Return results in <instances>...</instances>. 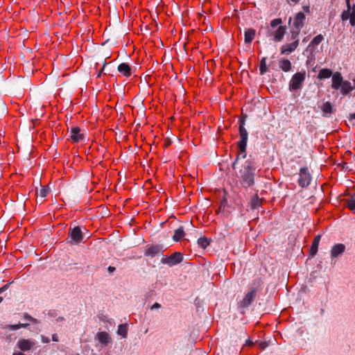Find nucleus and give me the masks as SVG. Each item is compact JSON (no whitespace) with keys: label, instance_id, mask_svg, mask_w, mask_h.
Instances as JSON below:
<instances>
[{"label":"nucleus","instance_id":"24","mask_svg":"<svg viewBox=\"0 0 355 355\" xmlns=\"http://www.w3.org/2000/svg\"><path fill=\"white\" fill-rule=\"evenodd\" d=\"M334 73H332V71L329 69H322L319 71V73L318 74V79H324V78H329L331 76H332Z\"/></svg>","mask_w":355,"mask_h":355},{"label":"nucleus","instance_id":"12","mask_svg":"<svg viewBox=\"0 0 355 355\" xmlns=\"http://www.w3.org/2000/svg\"><path fill=\"white\" fill-rule=\"evenodd\" d=\"M299 45V40H296V41H293L292 43L286 44L281 47V53L282 54H289L294 51Z\"/></svg>","mask_w":355,"mask_h":355},{"label":"nucleus","instance_id":"13","mask_svg":"<svg viewBox=\"0 0 355 355\" xmlns=\"http://www.w3.org/2000/svg\"><path fill=\"white\" fill-rule=\"evenodd\" d=\"M17 345L20 350L25 352L30 350L35 345V342L28 339H20Z\"/></svg>","mask_w":355,"mask_h":355},{"label":"nucleus","instance_id":"6","mask_svg":"<svg viewBox=\"0 0 355 355\" xmlns=\"http://www.w3.org/2000/svg\"><path fill=\"white\" fill-rule=\"evenodd\" d=\"M239 123L240 140L238 142V147H241L244 149V147H247L248 133L247 130L244 128L245 120L243 119H240Z\"/></svg>","mask_w":355,"mask_h":355},{"label":"nucleus","instance_id":"55","mask_svg":"<svg viewBox=\"0 0 355 355\" xmlns=\"http://www.w3.org/2000/svg\"><path fill=\"white\" fill-rule=\"evenodd\" d=\"M353 83H354V89H355V78L353 80Z\"/></svg>","mask_w":355,"mask_h":355},{"label":"nucleus","instance_id":"23","mask_svg":"<svg viewBox=\"0 0 355 355\" xmlns=\"http://www.w3.org/2000/svg\"><path fill=\"white\" fill-rule=\"evenodd\" d=\"M184 229L182 226H180L175 230L173 239L176 242L180 241L184 237Z\"/></svg>","mask_w":355,"mask_h":355},{"label":"nucleus","instance_id":"31","mask_svg":"<svg viewBox=\"0 0 355 355\" xmlns=\"http://www.w3.org/2000/svg\"><path fill=\"white\" fill-rule=\"evenodd\" d=\"M268 71L266 65V58L263 57L260 61L259 71L261 75H263Z\"/></svg>","mask_w":355,"mask_h":355},{"label":"nucleus","instance_id":"35","mask_svg":"<svg viewBox=\"0 0 355 355\" xmlns=\"http://www.w3.org/2000/svg\"><path fill=\"white\" fill-rule=\"evenodd\" d=\"M349 22L352 26H355V4H354L352 6V10L351 13V17L349 18Z\"/></svg>","mask_w":355,"mask_h":355},{"label":"nucleus","instance_id":"1","mask_svg":"<svg viewBox=\"0 0 355 355\" xmlns=\"http://www.w3.org/2000/svg\"><path fill=\"white\" fill-rule=\"evenodd\" d=\"M256 167L252 159H247L240 170V183L244 188L250 187L254 183Z\"/></svg>","mask_w":355,"mask_h":355},{"label":"nucleus","instance_id":"5","mask_svg":"<svg viewBox=\"0 0 355 355\" xmlns=\"http://www.w3.org/2000/svg\"><path fill=\"white\" fill-rule=\"evenodd\" d=\"M312 177L307 167L300 169L298 184L302 188L307 187L311 181Z\"/></svg>","mask_w":355,"mask_h":355},{"label":"nucleus","instance_id":"38","mask_svg":"<svg viewBox=\"0 0 355 355\" xmlns=\"http://www.w3.org/2000/svg\"><path fill=\"white\" fill-rule=\"evenodd\" d=\"M7 112V109L4 102L0 101V115L4 114Z\"/></svg>","mask_w":355,"mask_h":355},{"label":"nucleus","instance_id":"26","mask_svg":"<svg viewBox=\"0 0 355 355\" xmlns=\"http://www.w3.org/2000/svg\"><path fill=\"white\" fill-rule=\"evenodd\" d=\"M322 111L324 116L333 113L334 109L331 103L329 101L325 102L322 107Z\"/></svg>","mask_w":355,"mask_h":355},{"label":"nucleus","instance_id":"3","mask_svg":"<svg viewBox=\"0 0 355 355\" xmlns=\"http://www.w3.org/2000/svg\"><path fill=\"white\" fill-rule=\"evenodd\" d=\"M306 73L303 72H297L293 75L290 82H289V89L291 91H296L302 87L303 83L305 80Z\"/></svg>","mask_w":355,"mask_h":355},{"label":"nucleus","instance_id":"59","mask_svg":"<svg viewBox=\"0 0 355 355\" xmlns=\"http://www.w3.org/2000/svg\"><path fill=\"white\" fill-rule=\"evenodd\" d=\"M76 355H80V354H76Z\"/></svg>","mask_w":355,"mask_h":355},{"label":"nucleus","instance_id":"22","mask_svg":"<svg viewBox=\"0 0 355 355\" xmlns=\"http://www.w3.org/2000/svg\"><path fill=\"white\" fill-rule=\"evenodd\" d=\"M99 342L104 345H107L110 341V337L109 334L105 331H101L97 334Z\"/></svg>","mask_w":355,"mask_h":355},{"label":"nucleus","instance_id":"45","mask_svg":"<svg viewBox=\"0 0 355 355\" xmlns=\"http://www.w3.org/2000/svg\"><path fill=\"white\" fill-rule=\"evenodd\" d=\"M105 65H106V62H104L102 69H101V71L97 74V78H100L101 77V73H102L103 71L104 70V68H105Z\"/></svg>","mask_w":355,"mask_h":355},{"label":"nucleus","instance_id":"50","mask_svg":"<svg viewBox=\"0 0 355 355\" xmlns=\"http://www.w3.org/2000/svg\"><path fill=\"white\" fill-rule=\"evenodd\" d=\"M349 120H354L355 119V112L352 113V114H349Z\"/></svg>","mask_w":355,"mask_h":355},{"label":"nucleus","instance_id":"15","mask_svg":"<svg viewBox=\"0 0 355 355\" xmlns=\"http://www.w3.org/2000/svg\"><path fill=\"white\" fill-rule=\"evenodd\" d=\"M256 35V31L253 28H247L244 33V42L247 44H250Z\"/></svg>","mask_w":355,"mask_h":355},{"label":"nucleus","instance_id":"42","mask_svg":"<svg viewBox=\"0 0 355 355\" xmlns=\"http://www.w3.org/2000/svg\"><path fill=\"white\" fill-rule=\"evenodd\" d=\"M41 340L44 343H49L50 342L49 338L45 336H41Z\"/></svg>","mask_w":355,"mask_h":355},{"label":"nucleus","instance_id":"40","mask_svg":"<svg viewBox=\"0 0 355 355\" xmlns=\"http://www.w3.org/2000/svg\"><path fill=\"white\" fill-rule=\"evenodd\" d=\"M347 207L351 211H352L355 213V201H353V202L347 201Z\"/></svg>","mask_w":355,"mask_h":355},{"label":"nucleus","instance_id":"53","mask_svg":"<svg viewBox=\"0 0 355 355\" xmlns=\"http://www.w3.org/2000/svg\"><path fill=\"white\" fill-rule=\"evenodd\" d=\"M347 201H349V202L355 201V193Z\"/></svg>","mask_w":355,"mask_h":355},{"label":"nucleus","instance_id":"44","mask_svg":"<svg viewBox=\"0 0 355 355\" xmlns=\"http://www.w3.org/2000/svg\"><path fill=\"white\" fill-rule=\"evenodd\" d=\"M320 239H321V235H320V234H319V235H317V236L314 238V239H313V242H316L317 243H318V244H319L320 241Z\"/></svg>","mask_w":355,"mask_h":355},{"label":"nucleus","instance_id":"32","mask_svg":"<svg viewBox=\"0 0 355 355\" xmlns=\"http://www.w3.org/2000/svg\"><path fill=\"white\" fill-rule=\"evenodd\" d=\"M319 244L316 242H312L310 251L309 256L311 257H313L318 252Z\"/></svg>","mask_w":355,"mask_h":355},{"label":"nucleus","instance_id":"8","mask_svg":"<svg viewBox=\"0 0 355 355\" xmlns=\"http://www.w3.org/2000/svg\"><path fill=\"white\" fill-rule=\"evenodd\" d=\"M163 250V246L161 245L146 246L144 252V256L154 257Z\"/></svg>","mask_w":355,"mask_h":355},{"label":"nucleus","instance_id":"21","mask_svg":"<svg viewBox=\"0 0 355 355\" xmlns=\"http://www.w3.org/2000/svg\"><path fill=\"white\" fill-rule=\"evenodd\" d=\"M29 325L28 322L26 323H18L17 324H7L2 327L3 329H8L10 331H15L20 328H26Z\"/></svg>","mask_w":355,"mask_h":355},{"label":"nucleus","instance_id":"4","mask_svg":"<svg viewBox=\"0 0 355 355\" xmlns=\"http://www.w3.org/2000/svg\"><path fill=\"white\" fill-rule=\"evenodd\" d=\"M183 260V255L180 252H175L171 256H164L161 259V263L169 267H173L181 263Z\"/></svg>","mask_w":355,"mask_h":355},{"label":"nucleus","instance_id":"19","mask_svg":"<svg viewBox=\"0 0 355 355\" xmlns=\"http://www.w3.org/2000/svg\"><path fill=\"white\" fill-rule=\"evenodd\" d=\"M279 68L284 72H288L291 69V62L288 59H282L279 62Z\"/></svg>","mask_w":355,"mask_h":355},{"label":"nucleus","instance_id":"9","mask_svg":"<svg viewBox=\"0 0 355 355\" xmlns=\"http://www.w3.org/2000/svg\"><path fill=\"white\" fill-rule=\"evenodd\" d=\"M305 19V15L302 12H299L298 13H297L294 18V27L296 29L300 30L304 26Z\"/></svg>","mask_w":355,"mask_h":355},{"label":"nucleus","instance_id":"30","mask_svg":"<svg viewBox=\"0 0 355 355\" xmlns=\"http://www.w3.org/2000/svg\"><path fill=\"white\" fill-rule=\"evenodd\" d=\"M323 40H324V37L321 34L318 35L310 42V44H309V47H311L312 46H318L320 43L322 42V41Z\"/></svg>","mask_w":355,"mask_h":355},{"label":"nucleus","instance_id":"58","mask_svg":"<svg viewBox=\"0 0 355 355\" xmlns=\"http://www.w3.org/2000/svg\"><path fill=\"white\" fill-rule=\"evenodd\" d=\"M306 40H307V38L304 37V40H303V42H306Z\"/></svg>","mask_w":355,"mask_h":355},{"label":"nucleus","instance_id":"11","mask_svg":"<svg viewBox=\"0 0 355 355\" xmlns=\"http://www.w3.org/2000/svg\"><path fill=\"white\" fill-rule=\"evenodd\" d=\"M343 78L340 72H335L332 75L331 88L334 89H339L343 82Z\"/></svg>","mask_w":355,"mask_h":355},{"label":"nucleus","instance_id":"33","mask_svg":"<svg viewBox=\"0 0 355 355\" xmlns=\"http://www.w3.org/2000/svg\"><path fill=\"white\" fill-rule=\"evenodd\" d=\"M23 318L27 322H32L33 323H37V320L34 318H33L28 313H24Z\"/></svg>","mask_w":355,"mask_h":355},{"label":"nucleus","instance_id":"52","mask_svg":"<svg viewBox=\"0 0 355 355\" xmlns=\"http://www.w3.org/2000/svg\"><path fill=\"white\" fill-rule=\"evenodd\" d=\"M246 345H249V346H251V345H253V342L252 340H246Z\"/></svg>","mask_w":355,"mask_h":355},{"label":"nucleus","instance_id":"41","mask_svg":"<svg viewBox=\"0 0 355 355\" xmlns=\"http://www.w3.org/2000/svg\"><path fill=\"white\" fill-rule=\"evenodd\" d=\"M270 345V343L268 341H262L259 343V347L261 349H264L266 347H268Z\"/></svg>","mask_w":355,"mask_h":355},{"label":"nucleus","instance_id":"17","mask_svg":"<svg viewBox=\"0 0 355 355\" xmlns=\"http://www.w3.org/2000/svg\"><path fill=\"white\" fill-rule=\"evenodd\" d=\"M286 27L283 26H279L278 28L274 31L273 33V37L274 40L277 42H280L283 40L284 36L286 33Z\"/></svg>","mask_w":355,"mask_h":355},{"label":"nucleus","instance_id":"56","mask_svg":"<svg viewBox=\"0 0 355 355\" xmlns=\"http://www.w3.org/2000/svg\"><path fill=\"white\" fill-rule=\"evenodd\" d=\"M320 312H321V313H322V314H323V313H324V310L323 309H322L320 310Z\"/></svg>","mask_w":355,"mask_h":355},{"label":"nucleus","instance_id":"2","mask_svg":"<svg viewBox=\"0 0 355 355\" xmlns=\"http://www.w3.org/2000/svg\"><path fill=\"white\" fill-rule=\"evenodd\" d=\"M84 239V234L79 226L71 227L69 230V239L67 243L70 245H78Z\"/></svg>","mask_w":355,"mask_h":355},{"label":"nucleus","instance_id":"51","mask_svg":"<svg viewBox=\"0 0 355 355\" xmlns=\"http://www.w3.org/2000/svg\"><path fill=\"white\" fill-rule=\"evenodd\" d=\"M64 320V317L60 316V317H58V318H56L55 322H60L63 321Z\"/></svg>","mask_w":355,"mask_h":355},{"label":"nucleus","instance_id":"14","mask_svg":"<svg viewBox=\"0 0 355 355\" xmlns=\"http://www.w3.org/2000/svg\"><path fill=\"white\" fill-rule=\"evenodd\" d=\"M345 245L343 243L334 245L331 250V257L336 258L344 253Z\"/></svg>","mask_w":355,"mask_h":355},{"label":"nucleus","instance_id":"36","mask_svg":"<svg viewBox=\"0 0 355 355\" xmlns=\"http://www.w3.org/2000/svg\"><path fill=\"white\" fill-rule=\"evenodd\" d=\"M300 30H293V31H291V39L294 40V41H296V40H299L298 39V35L300 34Z\"/></svg>","mask_w":355,"mask_h":355},{"label":"nucleus","instance_id":"39","mask_svg":"<svg viewBox=\"0 0 355 355\" xmlns=\"http://www.w3.org/2000/svg\"><path fill=\"white\" fill-rule=\"evenodd\" d=\"M13 282H8V284H5L2 287L0 288V294H1L3 292L6 291L8 288L10 287V284H12Z\"/></svg>","mask_w":355,"mask_h":355},{"label":"nucleus","instance_id":"27","mask_svg":"<svg viewBox=\"0 0 355 355\" xmlns=\"http://www.w3.org/2000/svg\"><path fill=\"white\" fill-rule=\"evenodd\" d=\"M117 333L123 338H126L128 335V326L126 324H119L118 327Z\"/></svg>","mask_w":355,"mask_h":355},{"label":"nucleus","instance_id":"20","mask_svg":"<svg viewBox=\"0 0 355 355\" xmlns=\"http://www.w3.org/2000/svg\"><path fill=\"white\" fill-rule=\"evenodd\" d=\"M346 4L347 9V10H344L341 14V19L343 21H346L351 17V13L352 10V7L350 3V0H346Z\"/></svg>","mask_w":355,"mask_h":355},{"label":"nucleus","instance_id":"29","mask_svg":"<svg viewBox=\"0 0 355 355\" xmlns=\"http://www.w3.org/2000/svg\"><path fill=\"white\" fill-rule=\"evenodd\" d=\"M197 243L200 248L205 249L209 245L210 240L207 237H201L198 239Z\"/></svg>","mask_w":355,"mask_h":355},{"label":"nucleus","instance_id":"16","mask_svg":"<svg viewBox=\"0 0 355 355\" xmlns=\"http://www.w3.org/2000/svg\"><path fill=\"white\" fill-rule=\"evenodd\" d=\"M117 70L119 73H121L123 76L125 77L130 76L131 72V67L127 63L123 62L119 64L117 67Z\"/></svg>","mask_w":355,"mask_h":355},{"label":"nucleus","instance_id":"25","mask_svg":"<svg viewBox=\"0 0 355 355\" xmlns=\"http://www.w3.org/2000/svg\"><path fill=\"white\" fill-rule=\"evenodd\" d=\"M239 152L235 159V160L232 163V168L234 169L236 168V165L240 158L245 159L247 156L246 153V147H244V149H243L241 147H239Z\"/></svg>","mask_w":355,"mask_h":355},{"label":"nucleus","instance_id":"28","mask_svg":"<svg viewBox=\"0 0 355 355\" xmlns=\"http://www.w3.org/2000/svg\"><path fill=\"white\" fill-rule=\"evenodd\" d=\"M261 206V199L257 195L254 196L250 202V207L252 209H257Z\"/></svg>","mask_w":355,"mask_h":355},{"label":"nucleus","instance_id":"43","mask_svg":"<svg viewBox=\"0 0 355 355\" xmlns=\"http://www.w3.org/2000/svg\"><path fill=\"white\" fill-rule=\"evenodd\" d=\"M161 307V304H159L158 302H155L154 303L151 307H150V309L151 310H153V309H159Z\"/></svg>","mask_w":355,"mask_h":355},{"label":"nucleus","instance_id":"54","mask_svg":"<svg viewBox=\"0 0 355 355\" xmlns=\"http://www.w3.org/2000/svg\"><path fill=\"white\" fill-rule=\"evenodd\" d=\"M293 2H294L295 3H297L299 2L300 0H291Z\"/></svg>","mask_w":355,"mask_h":355},{"label":"nucleus","instance_id":"37","mask_svg":"<svg viewBox=\"0 0 355 355\" xmlns=\"http://www.w3.org/2000/svg\"><path fill=\"white\" fill-rule=\"evenodd\" d=\"M282 23V19L280 18H277V19H272L270 21V26L272 28H275L276 26H279Z\"/></svg>","mask_w":355,"mask_h":355},{"label":"nucleus","instance_id":"46","mask_svg":"<svg viewBox=\"0 0 355 355\" xmlns=\"http://www.w3.org/2000/svg\"><path fill=\"white\" fill-rule=\"evenodd\" d=\"M107 270L110 273H112L114 272L115 270H116V268L114 267V266H110L108 268H107Z\"/></svg>","mask_w":355,"mask_h":355},{"label":"nucleus","instance_id":"47","mask_svg":"<svg viewBox=\"0 0 355 355\" xmlns=\"http://www.w3.org/2000/svg\"><path fill=\"white\" fill-rule=\"evenodd\" d=\"M52 340L54 341V342H58L59 341V339H58V336L56 334H53L52 335Z\"/></svg>","mask_w":355,"mask_h":355},{"label":"nucleus","instance_id":"10","mask_svg":"<svg viewBox=\"0 0 355 355\" xmlns=\"http://www.w3.org/2000/svg\"><path fill=\"white\" fill-rule=\"evenodd\" d=\"M80 128L79 127H72L70 131V138L75 142H79L84 138V135L80 132Z\"/></svg>","mask_w":355,"mask_h":355},{"label":"nucleus","instance_id":"49","mask_svg":"<svg viewBox=\"0 0 355 355\" xmlns=\"http://www.w3.org/2000/svg\"><path fill=\"white\" fill-rule=\"evenodd\" d=\"M171 144V141L169 139H166L164 141V146H168Z\"/></svg>","mask_w":355,"mask_h":355},{"label":"nucleus","instance_id":"48","mask_svg":"<svg viewBox=\"0 0 355 355\" xmlns=\"http://www.w3.org/2000/svg\"><path fill=\"white\" fill-rule=\"evenodd\" d=\"M302 9L303 10L306 12V13H309L310 12V8H309V6H304L302 7Z\"/></svg>","mask_w":355,"mask_h":355},{"label":"nucleus","instance_id":"57","mask_svg":"<svg viewBox=\"0 0 355 355\" xmlns=\"http://www.w3.org/2000/svg\"><path fill=\"white\" fill-rule=\"evenodd\" d=\"M3 301V297L0 296V303Z\"/></svg>","mask_w":355,"mask_h":355},{"label":"nucleus","instance_id":"18","mask_svg":"<svg viewBox=\"0 0 355 355\" xmlns=\"http://www.w3.org/2000/svg\"><path fill=\"white\" fill-rule=\"evenodd\" d=\"M339 89L343 95H347L354 89V87L351 85L350 82L344 80Z\"/></svg>","mask_w":355,"mask_h":355},{"label":"nucleus","instance_id":"7","mask_svg":"<svg viewBox=\"0 0 355 355\" xmlns=\"http://www.w3.org/2000/svg\"><path fill=\"white\" fill-rule=\"evenodd\" d=\"M257 288H252L241 301L239 306L243 309L249 307L257 297Z\"/></svg>","mask_w":355,"mask_h":355},{"label":"nucleus","instance_id":"34","mask_svg":"<svg viewBox=\"0 0 355 355\" xmlns=\"http://www.w3.org/2000/svg\"><path fill=\"white\" fill-rule=\"evenodd\" d=\"M49 191H50V189L48 187H43L40 190V196L41 198L46 197L49 194Z\"/></svg>","mask_w":355,"mask_h":355}]
</instances>
